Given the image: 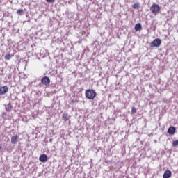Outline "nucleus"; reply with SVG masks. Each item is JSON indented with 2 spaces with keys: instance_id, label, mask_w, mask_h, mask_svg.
Wrapping results in <instances>:
<instances>
[{
  "instance_id": "f257e3e1",
  "label": "nucleus",
  "mask_w": 178,
  "mask_h": 178,
  "mask_svg": "<svg viewBox=\"0 0 178 178\" xmlns=\"http://www.w3.org/2000/svg\"><path fill=\"white\" fill-rule=\"evenodd\" d=\"M85 97L87 99H94L97 97V92L92 89H88L85 92Z\"/></svg>"
},
{
  "instance_id": "f03ea898",
  "label": "nucleus",
  "mask_w": 178,
  "mask_h": 178,
  "mask_svg": "<svg viewBox=\"0 0 178 178\" xmlns=\"http://www.w3.org/2000/svg\"><path fill=\"white\" fill-rule=\"evenodd\" d=\"M150 11L153 15L156 16L161 12V6L158 4L153 3L150 7Z\"/></svg>"
},
{
  "instance_id": "7ed1b4c3",
  "label": "nucleus",
  "mask_w": 178,
  "mask_h": 178,
  "mask_svg": "<svg viewBox=\"0 0 178 178\" xmlns=\"http://www.w3.org/2000/svg\"><path fill=\"white\" fill-rule=\"evenodd\" d=\"M161 44H162V40L159 38H156L152 42L150 47H152V48H154L155 47L158 48L159 47H161Z\"/></svg>"
},
{
  "instance_id": "20e7f679",
  "label": "nucleus",
  "mask_w": 178,
  "mask_h": 178,
  "mask_svg": "<svg viewBox=\"0 0 178 178\" xmlns=\"http://www.w3.org/2000/svg\"><path fill=\"white\" fill-rule=\"evenodd\" d=\"M42 84H44V86H49L51 83V80L49 79V77L48 76H44L41 79Z\"/></svg>"
},
{
  "instance_id": "39448f33",
  "label": "nucleus",
  "mask_w": 178,
  "mask_h": 178,
  "mask_svg": "<svg viewBox=\"0 0 178 178\" xmlns=\"http://www.w3.org/2000/svg\"><path fill=\"white\" fill-rule=\"evenodd\" d=\"M8 91H9V88H8V86H4L0 87V95H3L4 94H6Z\"/></svg>"
},
{
  "instance_id": "423d86ee",
  "label": "nucleus",
  "mask_w": 178,
  "mask_h": 178,
  "mask_svg": "<svg viewBox=\"0 0 178 178\" xmlns=\"http://www.w3.org/2000/svg\"><path fill=\"white\" fill-rule=\"evenodd\" d=\"M39 161L43 163L47 162V161H48V156H47V154L40 155L39 157Z\"/></svg>"
},
{
  "instance_id": "0eeeda50",
  "label": "nucleus",
  "mask_w": 178,
  "mask_h": 178,
  "mask_svg": "<svg viewBox=\"0 0 178 178\" xmlns=\"http://www.w3.org/2000/svg\"><path fill=\"white\" fill-rule=\"evenodd\" d=\"M168 133L170 136H173V134H175V133H176V128L175 127H170L168 129Z\"/></svg>"
},
{
  "instance_id": "6e6552de",
  "label": "nucleus",
  "mask_w": 178,
  "mask_h": 178,
  "mask_svg": "<svg viewBox=\"0 0 178 178\" xmlns=\"http://www.w3.org/2000/svg\"><path fill=\"white\" fill-rule=\"evenodd\" d=\"M172 176V172L169 170L165 171L163 178H170Z\"/></svg>"
},
{
  "instance_id": "1a4fd4ad",
  "label": "nucleus",
  "mask_w": 178,
  "mask_h": 178,
  "mask_svg": "<svg viewBox=\"0 0 178 178\" xmlns=\"http://www.w3.org/2000/svg\"><path fill=\"white\" fill-rule=\"evenodd\" d=\"M19 141V136L15 135L11 138V144H16Z\"/></svg>"
},
{
  "instance_id": "9d476101",
  "label": "nucleus",
  "mask_w": 178,
  "mask_h": 178,
  "mask_svg": "<svg viewBox=\"0 0 178 178\" xmlns=\"http://www.w3.org/2000/svg\"><path fill=\"white\" fill-rule=\"evenodd\" d=\"M143 29V26H141V24L140 23H138L135 25V31H140Z\"/></svg>"
},
{
  "instance_id": "9b49d317",
  "label": "nucleus",
  "mask_w": 178,
  "mask_h": 178,
  "mask_svg": "<svg viewBox=\"0 0 178 178\" xmlns=\"http://www.w3.org/2000/svg\"><path fill=\"white\" fill-rule=\"evenodd\" d=\"M6 112H10L12 111V105L10 104L6 106Z\"/></svg>"
},
{
  "instance_id": "f8f14e48",
  "label": "nucleus",
  "mask_w": 178,
  "mask_h": 178,
  "mask_svg": "<svg viewBox=\"0 0 178 178\" xmlns=\"http://www.w3.org/2000/svg\"><path fill=\"white\" fill-rule=\"evenodd\" d=\"M63 120H64V122H67V120H69V115L67 113H64L63 115Z\"/></svg>"
},
{
  "instance_id": "ddd939ff",
  "label": "nucleus",
  "mask_w": 178,
  "mask_h": 178,
  "mask_svg": "<svg viewBox=\"0 0 178 178\" xmlns=\"http://www.w3.org/2000/svg\"><path fill=\"white\" fill-rule=\"evenodd\" d=\"M12 56H13V55L10 54V53L7 54L5 56V59L6 60H10V59H12Z\"/></svg>"
},
{
  "instance_id": "4468645a",
  "label": "nucleus",
  "mask_w": 178,
  "mask_h": 178,
  "mask_svg": "<svg viewBox=\"0 0 178 178\" xmlns=\"http://www.w3.org/2000/svg\"><path fill=\"white\" fill-rule=\"evenodd\" d=\"M133 9H138L140 8V4L138 3H135L132 6Z\"/></svg>"
},
{
  "instance_id": "2eb2a0df",
  "label": "nucleus",
  "mask_w": 178,
  "mask_h": 178,
  "mask_svg": "<svg viewBox=\"0 0 178 178\" xmlns=\"http://www.w3.org/2000/svg\"><path fill=\"white\" fill-rule=\"evenodd\" d=\"M17 13L18 15H24V11L23 10H22V9H19V10H17Z\"/></svg>"
},
{
  "instance_id": "dca6fc26",
  "label": "nucleus",
  "mask_w": 178,
  "mask_h": 178,
  "mask_svg": "<svg viewBox=\"0 0 178 178\" xmlns=\"http://www.w3.org/2000/svg\"><path fill=\"white\" fill-rule=\"evenodd\" d=\"M131 112L132 115H134V113H137V109L135 107H132Z\"/></svg>"
},
{
  "instance_id": "f3484780",
  "label": "nucleus",
  "mask_w": 178,
  "mask_h": 178,
  "mask_svg": "<svg viewBox=\"0 0 178 178\" xmlns=\"http://www.w3.org/2000/svg\"><path fill=\"white\" fill-rule=\"evenodd\" d=\"M172 145H173V147H177V145H178V140H174L172 142Z\"/></svg>"
},
{
  "instance_id": "a211bd4d",
  "label": "nucleus",
  "mask_w": 178,
  "mask_h": 178,
  "mask_svg": "<svg viewBox=\"0 0 178 178\" xmlns=\"http://www.w3.org/2000/svg\"><path fill=\"white\" fill-rule=\"evenodd\" d=\"M47 2H49L50 3H52V2H55V0H46Z\"/></svg>"
},
{
  "instance_id": "6ab92c4d",
  "label": "nucleus",
  "mask_w": 178,
  "mask_h": 178,
  "mask_svg": "<svg viewBox=\"0 0 178 178\" xmlns=\"http://www.w3.org/2000/svg\"><path fill=\"white\" fill-rule=\"evenodd\" d=\"M83 34H86V31H83Z\"/></svg>"
},
{
  "instance_id": "aec40b11",
  "label": "nucleus",
  "mask_w": 178,
  "mask_h": 178,
  "mask_svg": "<svg viewBox=\"0 0 178 178\" xmlns=\"http://www.w3.org/2000/svg\"><path fill=\"white\" fill-rule=\"evenodd\" d=\"M0 149H2V147L1 146H0Z\"/></svg>"
}]
</instances>
